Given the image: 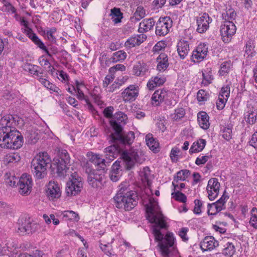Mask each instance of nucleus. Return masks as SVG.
Returning a JSON list of instances; mask_svg holds the SVG:
<instances>
[{
  "instance_id": "59",
  "label": "nucleus",
  "mask_w": 257,
  "mask_h": 257,
  "mask_svg": "<svg viewBox=\"0 0 257 257\" xmlns=\"http://www.w3.org/2000/svg\"><path fill=\"white\" fill-rule=\"evenodd\" d=\"M227 100L218 96L216 101V107L218 110H222L224 108Z\"/></svg>"
},
{
  "instance_id": "49",
  "label": "nucleus",
  "mask_w": 257,
  "mask_h": 257,
  "mask_svg": "<svg viewBox=\"0 0 257 257\" xmlns=\"http://www.w3.org/2000/svg\"><path fill=\"white\" fill-rule=\"evenodd\" d=\"M257 113L246 111L244 118L246 122L249 124H253L256 119Z\"/></svg>"
},
{
  "instance_id": "53",
  "label": "nucleus",
  "mask_w": 257,
  "mask_h": 257,
  "mask_svg": "<svg viewBox=\"0 0 257 257\" xmlns=\"http://www.w3.org/2000/svg\"><path fill=\"white\" fill-rule=\"evenodd\" d=\"M64 217L68 218L70 220L78 221L79 219L78 214L73 211H65L64 212Z\"/></svg>"
},
{
  "instance_id": "41",
  "label": "nucleus",
  "mask_w": 257,
  "mask_h": 257,
  "mask_svg": "<svg viewBox=\"0 0 257 257\" xmlns=\"http://www.w3.org/2000/svg\"><path fill=\"white\" fill-rule=\"evenodd\" d=\"M100 247L102 250H103L107 255L111 257H114V256H115V254L111 248V245L110 243H108L107 244H103L102 243H100Z\"/></svg>"
},
{
  "instance_id": "36",
  "label": "nucleus",
  "mask_w": 257,
  "mask_h": 257,
  "mask_svg": "<svg viewBox=\"0 0 257 257\" xmlns=\"http://www.w3.org/2000/svg\"><path fill=\"white\" fill-rule=\"evenodd\" d=\"M111 16L112 21L115 24L120 23L122 18V13L118 8H114L111 10Z\"/></svg>"
},
{
  "instance_id": "20",
  "label": "nucleus",
  "mask_w": 257,
  "mask_h": 257,
  "mask_svg": "<svg viewBox=\"0 0 257 257\" xmlns=\"http://www.w3.org/2000/svg\"><path fill=\"white\" fill-rule=\"evenodd\" d=\"M25 32L27 33V35L32 40L33 42H34L36 45H37L40 49L44 50L48 56L50 57L52 56V54L49 51L48 49L45 46L44 44L37 37L36 34L32 32V29H25Z\"/></svg>"
},
{
  "instance_id": "9",
  "label": "nucleus",
  "mask_w": 257,
  "mask_h": 257,
  "mask_svg": "<svg viewBox=\"0 0 257 257\" xmlns=\"http://www.w3.org/2000/svg\"><path fill=\"white\" fill-rule=\"evenodd\" d=\"M236 31V26L232 21H225L221 25L220 30L222 41L225 43L229 42Z\"/></svg>"
},
{
  "instance_id": "35",
  "label": "nucleus",
  "mask_w": 257,
  "mask_h": 257,
  "mask_svg": "<svg viewBox=\"0 0 257 257\" xmlns=\"http://www.w3.org/2000/svg\"><path fill=\"white\" fill-rule=\"evenodd\" d=\"M69 164L58 161L57 163V173L58 175L60 177L66 176L67 173L69 170Z\"/></svg>"
},
{
  "instance_id": "37",
  "label": "nucleus",
  "mask_w": 257,
  "mask_h": 257,
  "mask_svg": "<svg viewBox=\"0 0 257 257\" xmlns=\"http://www.w3.org/2000/svg\"><path fill=\"white\" fill-rule=\"evenodd\" d=\"M146 16V12L144 8L142 6H139L137 8L134 16L131 18L132 21L134 20L139 21L141 19L144 18Z\"/></svg>"
},
{
  "instance_id": "64",
  "label": "nucleus",
  "mask_w": 257,
  "mask_h": 257,
  "mask_svg": "<svg viewBox=\"0 0 257 257\" xmlns=\"http://www.w3.org/2000/svg\"><path fill=\"white\" fill-rule=\"evenodd\" d=\"M120 170V162L116 161L112 165L110 172L113 173H119Z\"/></svg>"
},
{
  "instance_id": "33",
  "label": "nucleus",
  "mask_w": 257,
  "mask_h": 257,
  "mask_svg": "<svg viewBox=\"0 0 257 257\" xmlns=\"http://www.w3.org/2000/svg\"><path fill=\"white\" fill-rule=\"evenodd\" d=\"M24 69L34 75L39 77V74H43L42 72H40L39 69H41L38 66L33 65L30 63H26L24 65Z\"/></svg>"
},
{
  "instance_id": "14",
  "label": "nucleus",
  "mask_w": 257,
  "mask_h": 257,
  "mask_svg": "<svg viewBox=\"0 0 257 257\" xmlns=\"http://www.w3.org/2000/svg\"><path fill=\"white\" fill-rule=\"evenodd\" d=\"M220 183L215 178H211L208 182L206 190L208 197L210 200H214L218 195Z\"/></svg>"
},
{
  "instance_id": "61",
  "label": "nucleus",
  "mask_w": 257,
  "mask_h": 257,
  "mask_svg": "<svg viewBox=\"0 0 257 257\" xmlns=\"http://www.w3.org/2000/svg\"><path fill=\"white\" fill-rule=\"evenodd\" d=\"M114 77V75L112 74L106 75L103 81V87H107L108 85L113 80Z\"/></svg>"
},
{
  "instance_id": "43",
  "label": "nucleus",
  "mask_w": 257,
  "mask_h": 257,
  "mask_svg": "<svg viewBox=\"0 0 257 257\" xmlns=\"http://www.w3.org/2000/svg\"><path fill=\"white\" fill-rule=\"evenodd\" d=\"M247 111L257 113V101L255 99H250L247 101Z\"/></svg>"
},
{
  "instance_id": "4",
  "label": "nucleus",
  "mask_w": 257,
  "mask_h": 257,
  "mask_svg": "<svg viewBox=\"0 0 257 257\" xmlns=\"http://www.w3.org/2000/svg\"><path fill=\"white\" fill-rule=\"evenodd\" d=\"M96 167V169L90 168L88 164L86 166L85 172L88 174V182L93 188L101 186L104 178L107 165L105 160L102 159L99 154H93L90 158Z\"/></svg>"
},
{
  "instance_id": "62",
  "label": "nucleus",
  "mask_w": 257,
  "mask_h": 257,
  "mask_svg": "<svg viewBox=\"0 0 257 257\" xmlns=\"http://www.w3.org/2000/svg\"><path fill=\"white\" fill-rule=\"evenodd\" d=\"M208 156H202L197 157L195 161V164L197 165L204 164L209 159Z\"/></svg>"
},
{
  "instance_id": "29",
  "label": "nucleus",
  "mask_w": 257,
  "mask_h": 257,
  "mask_svg": "<svg viewBox=\"0 0 257 257\" xmlns=\"http://www.w3.org/2000/svg\"><path fill=\"white\" fill-rule=\"evenodd\" d=\"M148 70V66L145 63L139 62L134 65L133 73L137 76H143L145 75Z\"/></svg>"
},
{
  "instance_id": "52",
  "label": "nucleus",
  "mask_w": 257,
  "mask_h": 257,
  "mask_svg": "<svg viewBox=\"0 0 257 257\" xmlns=\"http://www.w3.org/2000/svg\"><path fill=\"white\" fill-rule=\"evenodd\" d=\"M208 98L207 93L204 90H199L197 94V99L199 102H203L206 101Z\"/></svg>"
},
{
  "instance_id": "18",
  "label": "nucleus",
  "mask_w": 257,
  "mask_h": 257,
  "mask_svg": "<svg viewBox=\"0 0 257 257\" xmlns=\"http://www.w3.org/2000/svg\"><path fill=\"white\" fill-rule=\"evenodd\" d=\"M61 191L58 184L54 182H50L47 186L46 195L51 200H55L61 196Z\"/></svg>"
},
{
  "instance_id": "32",
  "label": "nucleus",
  "mask_w": 257,
  "mask_h": 257,
  "mask_svg": "<svg viewBox=\"0 0 257 257\" xmlns=\"http://www.w3.org/2000/svg\"><path fill=\"white\" fill-rule=\"evenodd\" d=\"M146 144L149 147L150 150L154 152L159 151V143L152 137V134H148L146 137Z\"/></svg>"
},
{
  "instance_id": "57",
  "label": "nucleus",
  "mask_w": 257,
  "mask_h": 257,
  "mask_svg": "<svg viewBox=\"0 0 257 257\" xmlns=\"http://www.w3.org/2000/svg\"><path fill=\"white\" fill-rule=\"evenodd\" d=\"M194 207L193 209V212L196 214H200L201 212V207L202 205V202L198 199H195L194 201Z\"/></svg>"
},
{
  "instance_id": "47",
  "label": "nucleus",
  "mask_w": 257,
  "mask_h": 257,
  "mask_svg": "<svg viewBox=\"0 0 257 257\" xmlns=\"http://www.w3.org/2000/svg\"><path fill=\"white\" fill-rule=\"evenodd\" d=\"M70 158L68 153L65 150H63L60 153V158L58 161L65 163L66 164H70Z\"/></svg>"
},
{
  "instance_id": "28",
  "label": "nucleus",
  "mask_w": 257,
  "mask_h": 257,
  "mask_svg": "<svg viewBox=\"0 0 257 257\" xmlns=\"http://www.w3.org/2000/svg\"><path fill=\"white\" fill-rule=\"evenodd\" d=\"M206 143V141L202 139L194 142L189 150V153L192 154L202 151L205 147Z\"/></svg>"
},
{
  "instance_id": "25",
  "label": "nucleus",
  "mask_w": 257,
  "mask_h": 257,
  "mask_svg": "<svg viewBox=\"0 0 257 257\" xmlns=\"http://www.w3.org/2000/svg\"><path fill=\"white\" fill-rule=\"evenodd\" d=\"M155 24V21L153 18L144 19L140 23L138 31L141 33L146 32L152 29Z\"/></svg>"
},
{
  "instance_id": "54",
  "label": "nucleus",
  "mask_w": 257,
  "mask_h": 257,
  "mask_svg": "<svg viewBox=\"0 0 257 257\" xmlns=\"http://www.w3.org/2000/svg\"><path fill=\"white\" fill-rule=\"evenodd\" d=\"M229 94L230 87L228 85H226L225 86L222 87L218 96L228 100Z\"/></svg>"
},
{
  "instance_id": "46",
  "label": "nucleus",
  "mask_w": 257,
  "mask_h": 257,
  "mask_svg": "<svg viewBox=\"0 0 257 257\" xmlns=\"http://www.w3.org/2000/svg\"><path fill=\"white\" fill-rule=\"evenodd\" d=\"M172 196L175 200L185 203L186 202L187 198L185 195L181 192L177 191L173 192Z\"/></svg>"
},
{
  "instance_id": "45",
  "label": "nucleus",
  "mask_w": 257,
  "mask_h": 257,
  "mask_svg": "<svg viewBox=\"0 0 257 257\" xmlns=\"http://www.w3.org/2000/svg\"><path fill=\"white\" fill-rule=\"evenodd\" d=\"M18 179L14 175H11V173L6 174V183L10 186H16L17 183Z\"/></svg>"
},
{
  "instance_id": "38",
  "label": "nucleus",
  "mask_w": 257,
  "mask_h": 257,
  "mask_svg": "<svg viewBox=\"0 0 257 257\" xmlns=\"http://www.w3.org/2000/svg\"><path fill=\"white\" fill-rule=\"evenodd\" d=\"M126 57V53L122 51H118L113 54L111 57L112 62L116 63L118 61H123Z\"/></svg>"
},
{
  "instance_id": "13",
  "label": "nucleus",
  "mask_w": 257,
  "mask_h": 257,
  "mask_svg": "<svg viewBox=\"0 0 257 257\" xmlns=\"http://www.w3.org/2000/svg\"><path fill=\"white\" fill-rule=\"evenodd\" d=\"M40 228L39 225L36 222H32L30 219H25L19 226L18 232L21 234L25 233L33 234L38 231Z\"/></svg>"
},
{
  "instance_id": "19",
  "label": "nucleus",
  "mask_w": 257,
  "mask_h": 257,
  "mask_svg": "<svg viewBox=\"0 0 257 257\" xmlns=\"http://www.w3.org/2000/svg\"><path fill=\"white\" fill-rule=\"evenodd\" d=\"M114 144L105 149L104 153L105 158L108 160V162L105 161V164L108 165V164L111 161L116 158L118 155V154L120 151V148Z\"/></svg>"
},
{
  "instance_id": "31",
  "label": "nucleus",
  "mask_w": 257,
  "mask_h": 257,
  "mask_svg": "<svg viewBox=\"0 0 257 257\" xmlns=\"http://www.w3.org/2000/svg\"><path fill=\"white\" fill-rule=\"evenodd\" d=\"M202 76L203 77L201 84L204 86H208L211 83L213 79L212 71L210 68H206L202 71Z\"/></svg>"
},
{
  "instance_id": "10",
  "label": "nucleus",
  "mask_w": 257,
  "mask_h": 257,
  "mask_svg": "<svg viewBox=\"0 0 257 257\" xmlns=\"http://www.w3.org/2000/svg\"><path fill=\"white\" fill-rule=\"evenodd\" d=\"M172 26V21L169 17L160 18L156 23V34L158 36H164L167 35Z\"/></svg>"
},
{
  "instance_id": "24",
  "label": "nucleus",
  "mask_w": 257,
  "mask_h": 257,
  "mask_svg": "<svg viewBox=\"0 0 257 257\" xmlns=\"http://www.w3.org/2000/svg\"><path fill=\"white\" fill-rule=\"evenodd\" d=\"M157 70L164 71L169 66L168 58L165 53H161L157 58Z\"/></svg>"
},
{
  "instance_id": "3",
  "label": "nucleus",
  "mask_w": 257,
  "mask_h": 257,
  "mask_svg": "<svg viewBox=\"0 0 257 257\" xmlns=\"http://www.w3.org/2000/svg\"><path fill=\"white\" fill-rule=\"evenodd\" d=\"M113 199L116 207L130 211L137 206L139 198L137 192L131 189L128 183L123 182L119 185Z\"/></svg>"
},
{
  "instance_id": "51",
  "label": "nucleus",
  "mask_w": 257,
  "mask_h": 257,
  "mask_svg": "<svg viewBox=\"0 0 257 257\" xmlns=\"http://www.w3.org/2000/svg\"><path fill=\"white\" fill-rule=\"evenodd\" d=\"M207 208V213L209 215H215L220 212L219 210L220 209L219 207H216L214 203L208 204Z\"/></svg>"
},
{
  "instance_id": "17",
  "label": "nucleus",
  "mask_w": 257,
  "mask_h": 257,
  "mask_svg": "<svg viewBox=\"0 0 257 257\" xmlns=\"http://www.w3.org/2000/svg\"><path fill=\"white\" fill-rule=\"evenodd\" d=\"M139 94L138 87L134 85L128 86L121 93L122 99L125 102L134 101Z\"/></svg>"
},
{
  "instance_id": "63",
  "label": "nucleus",
  "mask_w": 257,
  "mask_h": 257,
  "mask_svg": "<svg viewBox=\"0 0 257 257\" xmlns=\"http://www.w3.org/2000/svg\"><path fill=\"white\" fill-rule=\"evenodd\" d=\"M4 7H5V11L7 12H11L12 13H15L16 12V9L9 2L4 1Z\"/></svg>"
},
{
  "instance_id": "22",
  "label": "nucleus",
  "mask_w": 257,
  "mask_h": 257,
  "mask_svg": "<svg viewBox=\"0 0 257 257\" xmlns=\"http://www.w3.org/2000/svg\"><path fill=\"white\" fill-rule=\"evenodd\" d=\"M167 91L164 89H160L156 90L153 94L151 99L152 103L155 106H158L167 98Z\"/></svg>"
},
{
  "instance_id": "5",
  "label": "nucleus",
  "mask_w": 257,
  "mask_h": 257,
  "mask_svg": "<svg viewBox=\"0 0 257 257\" xmlns=\"http://www.w3.org/2000/svg\"><path fill=\"white\" fill-rule=\"evenodd\" d=\"M51 159L46 152L39 153L32 160L31 168L38 179L44 178L47 174V168L51 165Z\"/></svg>"
},
{
  "instance_id": "40",
  "label": "nucleus",
  "mask_w": 257,
  "mask_h": 257,
  "mask_svg": "<svg viewBox=\"0 0 257 257\" xmlns=\"http://www.w3.org/2000/svg\"><path fill=\"white\" fill-rule=\"evenodd\" d=\"M76 86L75 87L73 86V90L74 91L75 93H76L77 97L79 100H85L88 98V97L85 96L83 92V91L80 88L81 84L77 81L76 82Z\"/></svg>"
},
{
  "instance_id": "2",
  "label": "nucleus",
  "mask_w": 257,
  "mask_h": 257,
  "mask_svg": "<svg viewBox=\"0 0 257 257\" xmlns=\"http://www.w3.org/2000/svg\"><path fill=\"white\" fill-rule=\"evenodd\" d=\"M19 117L11 114L4 116L0 120V146L2 148L18 149L24 142L21 133L16 129Z\"/></svg>"
},
{
  "instance_id": "34",
  "label": "nucleus",
  "mask_w": 257,
  "mask_h": 257,
  "mask_svg": "<svg viewBox=\"0 0 257 257\" xmlns=\"http://www.w3.org/2000/svg\"><path fill=\"white\" fill-rule=\"evenodd\" d=\"M235 252V246L233 242H227L224 245L222 253L226 257L232 256Z\"/></svg>"
},
{
  "instance_id": "56",
  "label": "nucleus",
  "mask_w": 257,
  "mask_h": 257,
  "mask_svg": "<svg viewBox=\"0 0 257 257\" xmlns=\"http://www.w3.org/2000/svg\"><path fill=\"white\" fill-rule=\"evenodd\" d=\"M56 32V29L55 28H51L47 32V36L49 41L52 43L56 42V39L54 36V34Z\"/></svg>"
},
{
  "instance_id": "27",
  "label": "nucleus",
  "mask_w": 257,
  "mask_h": 257,
  "mask_svg": "<svg viewBox=\"0 0 257 257\" xmlns=\"http://www.w3.org/2000/svg\"><path fill=\"white\" fill-rule=\"evenodd\" d=\"M197 119L198 123L202 128L207 130L209 128L210 126L209 116L205 112H199L197 114Z\"/></svg>"
},
{
  "instance_id": "15",
  "label": "nucleus",
  "mask_w": 257,
  "mask_h": 257,
  "mask_svg": "<svg viewBox=\"0 0 257 257\" xmlns=\"http://www.w3.org/2000/svg\"><path fill=\"white\" fill-rule=\"evenodd\" d=\"M208 53V47L205 43H200L195 50L193 51L192 60L195 62L202 61Z\"/></svg>"
},
{
  "instance_id": "23",
  "label": "nucleus",
  "mask_w": 257,
  "mask_h": 257,
  "mask_svg": "<svg viewBox=\"0 0 257 257\" xmlns=\"http://www.w3.org/2000/svg\"><path fill=\"white\" fill-rule=\"evenodd\" d=\"M146 36L143 34L131 37L125 42V46L131 48L139 46L146 40Z\"/></svg>"
},
{
  "instance_id": "21",
  "label": "nucleus",
  "mask_w": 257,
  "mask_h": 257,
  "mask_svg": "<svg viewBox=\"0 0 257 257\" xmlns=\"http://www.w3.org/2000/svg\"><path fill=\"white\" fill-rule=\"evenodd\" d=\"M218 245V243L213 236H206L202 241L200 246L203 251L211 250Z\"/></svg>"
},
{
  "instance_id": "6",
  "label": "nucleus",
  "mask_w": 257,
  "mask_h": 257,
  "mask_svg": "<svg viewBox=\"0 0 257 257\" xmlns=\"http://www.w3.org/2000/svg\"><path fill=\"white\" fill-rule=\"evenodd\" d=\"M127 170H131L136 164H142L145 159L142 152L138 149L131 148L129 150H124L121 154Z\"/></svg>"
},
{
  "instance_id": "11",
  "label": "nucleus",
  "mask_w": 257,
  "mask_h": 257,
  "mask_svg": "<svg viewBox=\"0 0 257 257\" xmlns=\"http://www.w3.org/2000/svg\"><path fill=\"white\" fill-rule=\"evenodd\" d=\"M18 185L21 194L25 195L29 194L32 188V180L30 175L26 174H23L19 179Z\"/></svg>"
},
{
  "instance_id": "16",
  "label": "nucleus",
  "mask_w": 257,
  "mask_h": 257,
  "mask_svg": "<svg viewBox=\"0 0 257 257\" xmlns=\"http://www.w3.org/2000/svg\"><path fill=\"white\" fill-rule=\"evenodd\" d=\"M212 22V19L208 14L204 13L201 16L197 19L198 33L202 34L205 33L209 28V25Z\"/></svg>"
},
{
  "instance_id": "7",
  "label": "nucleus",
  "mask_w": 257,
  "mask_h": 257,
  "mask_svg": "<svg viewBox=\"0 0 257 257\" xmlns=\"http://www.w3.org/2000/svg\"><path fill=\"white\" fill-rule=\"evenodd\" d=\"M135 139V134L133 132L124 133L122 131H116L112 133L108 137V141L111 144H121L122 145H131Z\"/></svg>"
},
{
  "instance_id": "55",
  "label": "nucleus",
  "mask_w": 257,
  "mask_h": 257,
  "mask_svg": "<svg viewBox=\"0 0 257 257\" xmlns=\"http://www.w3.org/2000/svg\"><path fill=\"white\" fill-rule=\"evenodd\" d=\"M254 47L251 45L250 42H247L245 46V53L247 57H253L255 54V52L253 50Z\"/></svg>"
},
{
  "instance_id": "42",
  "label": "nucleus",
  "mask_w": 257,
  "mask_h": 257,
  "mask_svg": "<svg viewBox=\"0 0 257 257\" xmlns=\"http://www.w3.org/2000/svg\"><path fill=\"white\" fill-rule=\"evenodd\" d=\"M236 16V13L232 9H229L222 14V18L225 21L234 20Z\"/></svg>"
},
{
  "instance_id": "12",
  "label": "nucleus",
  "mask_w": 257,
  "mask_h": 257,
  "mask_svg": "<svg viewBox=\"0 0 257 257\" xmlns=\"http://www.w3.org/2000/svg\"><path fill=\"white\" fill-rule=\"evenodd\" d=\"M127 119V115L125 113L120 111L116 112L110 120L114 132L122 131V125L125 124Z\"/></svg>"
},
{
  "instance_id": "8",
  "label": "nucleus",
  "mask_w": 257,
  "mask_h": 257,
  "mask_svg": "<svg viewBox=\"0 0 257 257\" xmlns=\"http://www.w3.org/2000/svg\"><path fill=\"white\" fill-rule=\"evenodd\" d=\"M83 186L82 178L78 176L77 174H73L70 181L67 183L66 193L69 196L77 195L81 192Z\"/></svg>"
},
{
  "instance_id": "39",
  "label": "nucleus",
  "mask_w": 257,
  "mask_h": 257,
  "mask_svg": "<svg viewBox=\"0 0 257 257\" xmlns=\"http://www.w3.org/2000/svg\"><path fill=\"white\" fill-rule=\"evenodd\" d=\"M185 114V109L182 108H178L176 109L173 113H172L171 116L174 120H179L182 118Z\"/></svg>"
},
{
  "instance_id": "50",
  "label": "nucleus",
  "mask_w": 257,
  "mask_h": 257,
  "mask_svg": "<svg viewBox=\"0 0 257 257\" xmlns=\"http://www.w3.org/2000/svg\"><path fill=\"white\" fill-rule=\"evenodd\" d=\"M222 137L226 141L230 140L232 138V125H228L222 131Z\"/></svg>"
},
{
  "instance_id": "30",
  "label": "nucleus",
  "mask_w": 257,
  "mask_h": 257,
  "mask_svg": "<svg viewBox=\"0 0 257 257\" xmlns=\"http://www.w3.org/2000/svg\"><path fill=\"white\" fill-rule=\"evenodd\" d=\"M190 174V171L187 170H182L178 172L176 175L174 177L172 185L174 187V189L178 187L177 184L179 181H184Z\"/></svg>"
},
{
  "instance_id": "58",
  "label": "nucleus",
  "mask_w": 257,
  "mask_h": 257,
  "mask_svg": "<svg viewBox=\"0 0 257 257\" xmlns=\"http://www.w3.org/2000/svg\"><path fill=\"white\" fill-rule=\"evenodd\" d=\"M125 67L122 64H116L115 66L110 67L109 69V72L110 74H113L117 70H120L121 71H125Z\"/></svg>"
},
{
  "instance_id": "26",
  "label": "nucleus",
  "mask_w": 257,
  "mask_h": 257,
  "mask_svg": "<svg viewBox=\"0 0 257 257\" xmlns=\"http://www.w3.org/2000/svg\"><path fill=\"white\" fill-rule=\"evenodd\" d=\"M177 51L180 57L184 59L188 55L189 51L188 42L185 40H180L177 45Z\"/></svg>"
},
{
  "instance_id": "48",
  "label": "nucleus",
  "mask_w": 257,
  "mask_h": 257,
  "mask_svg": "<svg viewBox=\"0 0 257 257\" xmlns=\"http://www.w3.org/2000/svg\"><path fill=\"white\" fill-rule=\"evenodd\" d=\"M230 68V64L228 62H224L220 65V68L219 70V74L224 76L227 74Z\"/></svg>"
},
{
  "instance_id": "44",
  "label": "nucleus",
  "mask_w": 257,
  "mask_h": 257,
  "mask_svg": "<svg viewBox=\"0 0 257 257\" xmlns=\"http://www.w3.org/2000/svg\"><path fill=\"white\" fill-rule=\"evenodd\" d=\"M249 223L254 228H257V209L253 208L251 211Z\"/></svg>"
},
{
  "instance_id": "60",
  "label": "nucleus",
  "mask_w": 257,
  "mask_h": 257,
  "mask_svg": "<svg viewBox=\"0 0 257 257\" xmlns=\"http://www.w3.org/2000/svg\"><path fill=\"white\" fill-rule=\"evenodd\" d=\"M188 231V229L186 227L182 228L179 231L178 234L182 238V240L186 241L188 240L189 238L187 235V233Z\"/></svg>"
},
{
  "instance_id": "1",
  "label": "nucleus",
  "mask_w": 257,
  "mask_h": 257,
  "mask_svg": "<svg viewBox=\"0 0 257 257\" xmlns=\"http://www.w3.org/2000/svg\"><path fill=\"white\" fill-rule=\"evenodd\" d=\"M145 207L147 219L150 223L154 224L153 226V233L155 240L159 242L160 251L164 257H168L176 249L173 234L168 232L164 236L160 232V229L166 227L167 223L156 200L150 199L149 203L146 205Z\"/></svg>"
}]
</instances>
